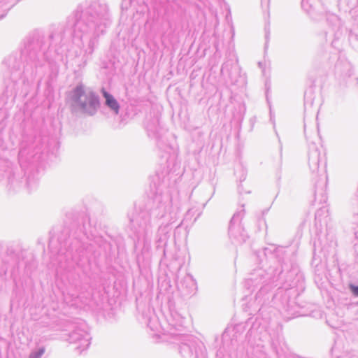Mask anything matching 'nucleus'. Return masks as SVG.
<instances>
[{
    "label": "nucleus",
    "mask_w": 358,
    "mask_h": 358,
    "mask_svg": "<svg viewBox=\"0 0 358 358\" xmlns=\"http://www.w3.org/2000/svg\"><path fill=\"white\" fill-rule=\"evenodd\" d=\"M102 93L104 98L106 99V105L111 109L115 110L116 113H117L119 110V104L117 101L112 95L109 94L104 89L102 90Z\"/></svg>",
    "instance_id": "obj_2"
},
{
    "label": "nucleus",
    "mask_w": 358,
    "mask_h": 358,
    "mask_svg": "<svg viewBox=\"0 0 358 358\" xmlns=\"http://www.w3.org/2000/svg\"><path fill=\"white\" fill-rule=\"evenodd\" d=\"M350 287L352 293L358 296V286L350 285Z\"/></svg>",
    "instance_id": "obj_3"
},
{
    "label": "nucleus",
    "mask_w": 358,
    "mask_h": 358,
    "mask_svg": "<svg viewBox=\"0 0 358 358\" xmlns=\"http://www.w3.org/2000/svg\"><path fill=\"white\" fill-rule=\"evenodd\" d=\"M73 106L76 110H80L92 115L99 106V100L92 92H86L82 86L77 87L73 96Z\"/></svg>",
    "instance_id": "obj_1"
}]
</instances>
